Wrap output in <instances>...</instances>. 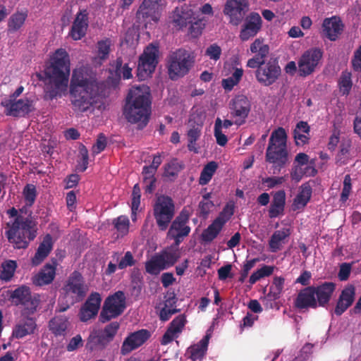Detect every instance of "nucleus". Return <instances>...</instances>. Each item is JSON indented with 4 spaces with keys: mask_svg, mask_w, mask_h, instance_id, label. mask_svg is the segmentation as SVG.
Here are the masks:
<instances>
[{
    "mask_svg": "<svg viewBox=\"0 0 361 361\" xmlns=\"http://www.w3.org/2000/svg\"><path fill=\"white\" fill-rule=\"evenodd\" d=\"M70 58L63 49H57L51 58V62L43 71L36 73L37 79L42 82L43 98L52 101L62 97L68 90L70 75Z\"/></svg>",
    "mask_w": 361,
    "mask_h": 361,
    "instance_id": "f257e3e1",
    "label": "nucleus"
},
{
    "mask_svg": "<svg viewBox=\"0 0 361 361\" xmlns=\"http://www.w3.org/2000/svg\"><path fill=\"white\" fill-rule=\"evenodd\" d=\"M69 92L74 111L82 113L92 106L98 93V83L90 68L82 66L73 70Z\"/></svg>",
    "mask_w": 361,
    "mask_h": 361,
    "instance_id": "f03ea898",
    "label": "nucleus"
},
{
    "mask_svg": "<svg viewBox=\"0 0 361 361\" xmlns=\"http://www.w3.org/2000/svg\"><path fill=\"white\" fill-rule=\"evenodd\" d=\"M250 49L255 55L247 61V66L257 68L255 78L259 83L266 87L271 86L279 80L281 69L274 60L265 61L269 52V45L264 44L263 38H257L250 44Z\"/></svg>",
    "mask_w": 361,
    "mask_h": 361,
    "instance_id": "7ed1b4c3",
    "label": "nucleus"
},
{
    "mask_svg": "<svg viewBox=\"0 0 361 361\" xmlns=\"http://www.w3.org/2000/svg\"><path fill=\"white\" fill-rule=\"evenodd\" d=\"M151 104V95L147 86L133 87L126 99L123 115L128 122L139 123L143 128L149 120Z\"/></svg>",
    "mask_w": 361,
    "mask_h": 361,
    "instance_id": "20e7f679",
    "label": "nucleus"
},
{
    "mask_svg": "<svg viewBox=\"0 0 361 361\" xmlns=\"http://www.w3.org/2000/svg\"><path fill=\"white\" fill-rule=\"evenodd\" d=\"M5 235L15 249H26L37 237V228L31 214L27 216H18L13 221L7 222Z\"/></svg>",
    "mask_w": 361,
    "mask_h": 361,
    "instance_id": "39448f33",
    "label": "nucleus"
},
{
    "mask_svg": "<svg viewBox=\"0 0 361 361\" xmlns=\"http://www.w3.org/2000/svg\"><path fill=\"white\" fill-rule=\"evenodd\" d=\"M267 162L272 164L274 168L280 171L288 161L287 149V134L285 129L279 127L274 130L269 137L266 151Z\"/></svg>",
    "mask_w": 361,
    "mask_h": 361,
    "instance_id": "423d86ee",
    "label": "nucleus"
},
{
    "mask_svg": "<svg viewBox=\"0 0 361 361\" xmlns=\"http://www.w3.org/2000/svg\"><path fill=\"white\" fill-rule=\"evenodd\" d=\"M8 292V300L11 304L22 308L21 316L33 315L37 312L41 302L40 295L32 293L29 286L21 285Z\"/></svg>",
    "mask_w": 361,
    "mask_h": 361,
    "instance_id": "0eeeda50",
    "label": "nucleus"
},
{
    "mask_svg": "<svg viewBox=\"0 0 361 361\" xmlns=\"http://www.w3.org/2000/svg\"><path fill=\"white\" fill-rule=\"evenodd\" d=\"M194 59L183 49L171 51L166 59L168 75L171 80H176L187 75L193 66Z\"/></svg>",
    "mask_w": 361,
    "mask_h": 361,
    "instance_id": "6e6552de",
    "label": "nucleus"
},
{
    "mask_svg": "<svg viewBox=\"0 0 361 361\" xmlns=\"http://www.w3.org/2000/svg\"><path fill=\"white\" fill-rule=\"evenodd\" d=\"M176 214L175 202L166 195L156 196L153 204V216L159 231H165L173 219Z\"/></svg>",
    "mask_w": 361,
    "mask_h": 361,
    "instance_id": "1a4fd4ad",
    "label": "nucleus"
},
{
    "mask_svg": "<svg viewBox=\"0 0 361 361\" xmlns=\"http://www.w3.org/2000/svg\"><path fill=\"white\" fill-rule=\"evenodd\" d=\"M126 300L125 293L122 290L108 296L100 312L99 322L106 323L122 314L126 307Z\"/></svg>",
    "mask_w": 361,
    "mask_h": 361,
    "instance_id": "9d476101",
    "label": "nucleus"
},
{
    "mask_svg": "<svg viewBox=\"0 0 361 361\" xmlns=\"http://www.w3.org/2000/svg\"><path fill=\"white\" fill-rule=\"evenodd\" d=\"M62 291L66 302L71 305L82 300L86 294L82 274L74 271L68 278Z\"/></svg>",
    "mask_w": 361,
    "mask_h": 361,
    "instance_id": "9b49d317",
    "label": "nucleus"
},
{
    "mask_svg": "<svg viewBox=\"0 0 361 361\" xmlns=\"http://www.w3.org/2000/svg\"><path fill=\"white\" fill-rule=\"evenodd\" d=\"M159 47L150 44L140 56L137 65V76L145 79L149 76L155 70L158 63Z\"/></svg>",
    "mask_w": 361,
    "mask_h": 361,
    "instance_id": "f8f14e48",
    "label": "nucleus"
},
{
    "mask_svg": "<svg viewBox=\"0 0 361 361\" xmlns=\"http://www.w3.org/2000/svg\"><path fill=\"white\" fill-rule=\"evenodd\" d=\"M189 219L190 212L184 207L170 224L168 236L174 240L176 245H178L190 233L191 228L187 225Z\"/></svg>",
    "mask_w": 361,
    "mask_h": 361,
    "instance_id": "ddd939ff",
    "label": "nucleus"
},
{
    "mask_svg": "<svg viewBox=\"0 0 361 361\" xmlns=\"http://www.w3.org/2000/svg\"><path fill=\"white\" fill-rule=\"evenodd\" d=\"M1 105L5 108V114L13 117H25L35 110L34 101L27 97L16 100L4 98Z\"/></svg>",
    "mask_w": 361,
    "mask_h": 361,
    "instance_id": "4468645a",
    "label": "nucleus"
},
{
    "mask_svg": "<svg viewBox=\"0 0 361 361\" xmlns=\"http://www.w3.org/2000/svg\"><path fill=\"white\" fill-rule=\"evenodd\" d=\"M322 56L323 51L319 48H312L305 51L298 61L299 75L306 77L312 74L315 71Z\"/></svg>",
    "mask_w": 361,
    "mask_h": 361,
    "instance_id": "2eb2a0df",
    "label": "nucleus"
},
{
    "mask_svg": "<svg viewBox=\"0 0 361 361\" xmlns=\"http://www.w3.org/2000/svg\"><path fill=\"white\" fill-rule=\"evenodd\" d=\"M249 10L247 0H227L224 12L233 25H238Z\"/></svg>",
    "mask_w": 361,
    "mask_h": 361,
    "instance_id": "dca6fc26",
    "label": "nucleus"
},
{
    "mask_svg": "<svg viewBox=\"0 0 361 361\" xmlns=\"http://www.w3.org/2000/svg\"><path fill=\"white\" fill-rule=\"evenodd\" d=\"M262 20L259 13H250L244 20L242 25L239 37L245 42L257 35L262 28Z\"/></svg>",
    "mask_w": 361,
    "mask_h": 361,
    "instance_id": "f3484780",
    "label": "nucleus"
},
{
    "mask_svg": "<svg viewBox=\"0 0 361 361\" xmlns=\"http://www.w3.org/2000/svg\"><path fill=\"white\" fill-rule=\"evenodd\" d=\"M231 115L233 118H237L235 123L240 126L245 123L251 108L250 102L247 97L239 95L232 100L230 104Z\"/></svg>",
    "mask_w": 361,
    "mask_h": 361,
    "instance_id": "a211bd4d",
    "label": "nucleus"
},
{
    "mask_svg": "<svg viewBox=\"0 0 361 361\" xmlns=\"http://www.w3.org/2000/svg\"><path fill=\"white\" fill-rule=\"evenodd\" d=\"M161 0H143L137 13L136 18L139 20L157 21L161 10Z\"/></svg>",
    "mask_w": 361,
    "mask_h": 361,
    "instance_id": "6ab92c4d",
    "label": "nucleus"
},
{
    "mask_svg": "<svg viewBox=\"0 0 361 361\" xmlns=\"http://www.w3.org/2000/svg\"><path fill=\"white\" fill-rule=\"evenodd\" d=\"M102 298L99 293L97 292L92 293L80 310L79 317L80 321L86 322L94 318L98 314Z\"/></svg>",
    "mask_w": 361,
    "mask_h": 361,
    "instance_id": "aec40b11",
    "label": "nucleus"
},
{
    "mask_svg": "<svg viewBox=\"0 0 361 361\" xmlns=\"http://www.w3.org/2000/svg\"><path fill=\"white\" fill-rule=\"evenodd\" d=\"M150 336L151 334L147 329H140L131 333L123 342L121 348V354L126 355L139 348L145 343Z\"/></svg>",
    "mask_w": 361,
    "mask_h": 361,
    "instance_id": "412c9836",
    "label": "nucleus"
},
{
    "mask_svg": "<svg viewBox=\"0 0 361 361\" xmlns=\"http://www.w3.org/2000/svg\"><path fill=\"white\" fill-rule=\"evenodd\" d=\"M314 292V286L301 289L294 300V307L300 310L317 308Z\"/></svg>",
    "mask_w": 361,
    "mask_h": 361,
    "instance_id": "4be33fe9",
    "label": "nucleus"
},
{
    "mask_svg": "<svg viewBox=\"0 0 361 361\" xmlns=\"http://www.w3.org/2000/svg\"><path fill=\"white\" fill-rule=\"evenodd\" d=\"M57 265L56 259H52L51 262L46 263L40 271L32 277L33 284L37 286L51 284L56 277Z\"/></svg>",
    "mask_w": 361,
    "mask_h": 361,
    "instance_id": "5701e85b",
    "label": "nucleus"
},
{
    "mask_svg": "<svg viewBox=\"0 0 361 361\" xmlns=\"http://www.w3.org/2000/svg\"><path fill=\"white\" fill-rule=\"evenodd\" d=\"M88 15L86 9L80 10L77 13L69 32L73 39L80 40L85 36L89 23Z\"/></svg>",
    "mask_w": 361,
    "mask_h": 361,
    "instance_id": "b1692460",
    "label": "nucleus"
},
{
    "mask_svg": "<svg viewBox=\"0 0 361 361\" xmlns=\"http://www.w3.org/2000/svg\"><path fill=\"white\" fill-rule=\"evenodd\" d=\"M344 25L340 17L326 18L322 23V32L325 37L336 41L343 31Z\"/></svg>",
    "mask_w": 361,
    "mask_h": 361,
    "instance_id": "393cba45",
    "label": "nucleus"
},
{
    "mask_svg": "<svg viewBox=\"0 0 361 361\" xmlns=\"http://www.w3.org/2000/svg\"><path fill=\"white\" fill-rule=\"evenodd\" d=\"M195 13L190 5L183 4L176 7L171 14L172 23L180 29L186 27L189 23H192Z\"/></svg>",
    "mask_w": 361,
    "mask_h": 361,
    "instance_id": "a878e982",
    "label": "nucleus"
},
{
    "mask_svg": "<svg viewBox=\"0 0 361 361\" xmlns=\"http://www.w3.org/2000/svg\"><path fill=\"white\" fill-rule=\"evenodd\" d=\"M355 288L353 285L345 286L341 291L336 305L334 309V314L341 316L353 303L355 300Z\"/></svg>",
    "mask_w": 361,
    "mask_h": 361,
    "instance_id": "bb28decb",
    "label": "nucleus"
},
{
    "mask_svg": "<svg viewBox=\"0 0 361 361\" xmlns=\"http://www.w3.org/2000/svg\"><path fill=\"white\" fill-rule=\"evenodd\" d=\"M335 290L336 284L331 281H325L314 286V294L318 307H324L328 305Z\"/></svg>",
    "mask_w": 361,
    "mask_h": 361,
    "instance_id": "cd10ccee",
    "label": "nucleus"
},
{
    "mask_svg": "<svg viewBox=\"0 0 361 361\" xmlns=\"http://www.w3.org/2000/svg\"><path fill=\"white\" fill-rule=\"evenodd\" d=\"M32 315L21 316L23 319L14 326L12 336L16 338H22L34 333L37 324Z\"/></svg>",
    "mask_w": 361,
    "mask_h": 361,
    "instance_id": "c85d7f7f",
    "label": "nucleus"
},
{
    "mask_svg": "<svg viewBox=\"0 0 361 361\" xmlns=\"http://www.w3.org/2000/svg\"><path fill=\"white\" fill-rule=\"evenodd\" d=\"M52 248V237L50 234H47L39 243L34 257L31 259L32 265L36 267L41 264L48 257Z\"/></svg>",
    "mask_w": 361,
    "mask_h": 361,
    "instance_id": "c756f323",
    "label": "nucleus"
},
{
    "mask_svg": "<svg viewBox=\"0 0 361 361\" xmlns=\"http://www.w3.org/2000/svg\"><path fill=\"white\" fill-rule=\"evenodd\" d=\"M285 279L281 276L274 277L269 292L263 298L262 302L267 307H273L274 302L280 298L284 286Z\"/></svg>",
    "mask_w": 361,
    "mask_h": 361,
    "instance_id": "7c9ffc66",
    "label": "nucleus"
},
{
    "mask_svg": "<svg viewBox=\"0 0 361 361\" xmlns=\"http://www.w3.org/2000/svg\"><path fill=\"white\" fill-rule=\"evenodd\" d=\"M226 223V219H224L222 216L216 217L212 223L202 231L201 234L202 240L207 243L212 242L218 236Z\"/></svg>",
    "mask_w": 361,
    "mask_h": 361,
    "instance_id": "2f4dec72",
    "label": "nucleus"
},
{
    "mask_svg": "<svg viewBox=\"0 0 361 361\" xmlns=\"http://www.w3.org/2000/svg\"><path fill=\"white\" fill-rule=\"evenodd\" d=\"M209 336L206 335L197 343L189 347L187 355L192 361H202L207 350Z\"/></svg>",
    "mask_w": 361,
    "mask_h": 361,
    "instance_id": "473e14b6",
    "label": "nucleus"
},
{
    "mask_svg": "<svg viewBox=\"0 0 361 361\" xmlns=\"http://www.w3.org/2000/svg\"><path fill=\"white\" fill-rule=\"evenodd\" d=\"M114 68L115 78H113L111 80V85L114 87L118 85L121 78L124 80H128L133 77L132 68L129 67L128 63L123 64L121 57L116 59L114 63Z\"/></svg>",
    "mask_w": 361,
    "mask_h": 361,
    "instance_id": "72a5a7b5",
    "label": "nucleus"
},
{
    "mask_svg": "<svg viewBox=\"0 0 361 361\" xmlns=\"http://www.w3.org/2000/svg\"><path fill=\"white\" fill-rule=\"evenodd\" d=\"M286 204V192L281 190L275 192L272 202L269 209V216L276 218L283 214Z\"/></svg>",
    "mask_w": 361,
    "mask_h": 361,
    "instance_id": "f704fd0d",
    "label": "nucleus"
},
{
    "mask_svg": "<svg viewBox=\"0 0 361 361\" xmlns=\"http://www.w3.org/2000/svg\"><path fill=\"white\" fill-rule=\"evenodd\" d=\"M312 188L307 183L300 186L298 194L293 200L292 209L293 211L303 209L310 200L312 196Z\"/></svg>",
    "mask_w": 361,
    "mask_h": 361,
    "instance_id": "c9c22d12",
    "label": "nucleus"
},
{
    "mask_svg": "<svg viewBox=\"0 0 361 361\" xmlns=\"http://www.w3.org/2000/svg\"><path fill=\"white\" fill-rule=\"evenodd\" d=\"M69 325L66 316H56L49 322V329L55 336H65Z\"/></svg>",
    "mask_w": 361,
    "mask_h": 361,
    "instance_id": "e433bc0d",
    "label": "nucleus"
},
{
    "mask_svg": "<svg viewBox=\"0 0 361 361\" xmlns=\"http://www.w3.org/2000/svg\"><path fill=\"white\" fill-rule=\"evenodd\" d=\"M202 124L192 123L190 121V129L188 130V148L189 151L198 153V147L196 142L200 137L202 134Z\"/></svg>",
    "mask_w": 361,
    "mask_h": 361,
    "instance_id": "4c0bfd02",
    "label": "nucleus"
},
{
    "mask_svg": "<svg viewBox=\"0 0 361 361\" xmlns=\"http://www.w3.org/2000/svg\"><path fill=\"white\" fill-rule=\"evenodd\" d=\"M317 173V171L313 166L309 165L302 169V166L293 164L290 175L291 179L298 183L301 180L303 176H314Z\"/></svg>",
    "mask_w": 361,
    "mask_h": 361,
    "instance_id": "58836bf2",
    "label": "nucleus"
},
{
    "mask_svg": "<svg viewBox=\"0 0 361 361\" xmlns=\"http://www.w3.org/2000/svg\"><path fill=\"white\" fill-rule=\"evenodd\" d=\"M290 230L283 228L281 230L276 231L271 235L269 245L272 252H276L280 249L281 243L290 235Z\"/></svg>",
    "mask_w": 361,
    "mask_h": 361,
    "instance_id": "ea45409f",
    "label": "nucleus"
},
{
    "mask_svg": "<svg viewBox=\"0 0 361 361\" xmlns=\"http://www.w3.org/2000/svg\"><path fill=\"white\" fill-rule=\"evenodd\" d=\"M112 224L117 231V238H123L128 233L130 220L127 216H118L113 220Z\"/></svg>",
    "mask_w": 361,
    "mask_h": 361,
    "instance_id": "a19ab883",
    "label": "nucleus"
},
{
    "mask_svg": "<svg viewBox=\"0 0 361 361\" xmlns=\"http://www.w3.org/2000/svg\"><path fill=\"white\" fill-rule=\"evenodd\" d=\"M18 267L16 261L6 260L1 264V271L0 273V279L4 281H10L14 276L16 270Z\"/></svg>",
    "mask_w": 361,
    "mask_h": 361,
    "instance_id": "79ce46f5",
    "label": "nucleus"
},
{
    "mask_svg": "<svg viewBox=\"0 0 361 361\" xmlns=\"http://www.w3.org/2000/svg\"><path fill=\"white\" fill-rule=\"evenodd\" d=\"M164 269H166V267L164 266L162 259L159 258L158 254L145 262V270L151 275H157Z\"/></svg>",
    "mask_w": 361,
    "mask_h": 361,
    "instance_id": "37998d69",
    "label": "nucleus"
},
{
    "mask_svg": "<svg viewBox=\"0 0 361 361\" xmlns=\"http://www.w3.org/2000/svg\"><path fill=\"white\" fill-rule=\"evenodd\" d=\"M109 344L108 341L101 333L90 334L87 342V348L90 350H97L104 348Z\"/></svg>",
    "mask_w": 361,
    "mask_h": 361,
    "instance_id": "c03bdc74",
    "label": "nucleus"
},
{
    "mask_svg": "<svg viewBox=\"0 0 361 361\" xmlns=\"http://www.w3.org/2000/svg\"><path fill=\"white\" fill-rule=\"evenodd\" d=\"M218 168L215 161H210L204 166L199 179V183L202 185H207L212 179L213 175Z\"/></svg>",
    "mask_w": 361,
    "mask_h": 361,
    "instance_id": "a18cd8bd",
    "label": "nucleus"
},
{
    "mask_svg": "<svg viewBox=\"0 0 361 361\" xmlns=\"http://www.w3.org/2000/svg\"><path fill=\"white\" fill-rule=\"evenodd\" d=\"M207 23V20L204 17L195 18L193 16L189 27L190 35L192 37H199L204 29Z\"/></svg>",
    "mask_w": 361,
    "mask_h": 361,
    "instance_id": "49530a36",
    "label": "nucleus"
},
{
    "mask_svg": "<svg viewBox=\"0 0 361 361\" xmlns=\"http://www.w3.org/2000/svg\"><path fill=\"white\" fill-rule=\"evenodd\" d=\"M111 44V40L109 38H105L97 42V56L100 60L104 61L109 58Z\"/></svg>",
    "mask_w": 361,
    "mask_h": 361,
    "instance_id": "de8ad7c7",
    "label": "nucleus"
},
{
    "mask_svg": "<svg viewBox=\"0 0 361 361\" xmlns=\"http://www.w3.org/2000/svg\"><path fill=\"white\" fill-rule=\"evenodd\" d=\"M351 74L349 72H342L338 80V86L343 95H348L352 88Z\"/></svg>",
    "mask_w": 361,
    "mask_h": 361,
    "instance_id": "09e8293b",
    "label": "nucleus"
},
{
    "mask_svg": "<svg viewBox=\"0 0 361 361\" xmlns=\"http://www.w3.org/2000/svg\"><path fill=\"white\" fill-rule=\"evenodd\" d=\"M182 169V166L178 162L177 159H173L165 165L164 175L170 180H173Z\"/></svg>",
    "mask_w": 361,
    "mask_h": 361,
    "instance_id": "8fccbe9b",
    "label": "nucleus"
},
{
    "mask_svg": "<svg viewBox=\"0 0 361 361\" xmlns=\"http://www.w3.org/2000/svg\"><path fill=\"white\" fill-rule=\"evenodd\" d=\"M158 255L162 259V263L166 267V269L173 266L180 257L178 253L175 251L164 250Z\"/></svg>",
    "mask_w": 361,
    "mask_h": 361,
    "instance_id": "3c124183",
    "label": "nucleus"
},
{
    "mask_svg": "<svg viewBox=\"0 0 361 361\" xmlns=\"http://www.w3.org/2000/svg\"><path fill=\"white\" fill-rule=\"evenodd\" d=\"M214 135L219 145L224 147L226 145L228 138L222 132V121L220 118H217L215 121Z\"/></svg>",
    "mask_w": 361,
    "mask_h": 361,
    "instance_id": "603ef678",
    "label": "nucleus"
},
{
    "mask_svg": "<svg viewBox=\"0 0 361 361\" xmlns=\"http://www.w3.org/2000/svg\"><path fill=\"white\" fill-rule=\"evenodd\" d=\"M79 157L77 169L80 172H84L88 166L89 155L87 147L83 145H80L79 147Z\"/></svg>",
    "mask_w": 361,
    "mask_h": 361,
    "instance_id": "864d4df0",
    "label": "nucleus"
},
{
    "mask_svg": "<svg viewBox=\"0 0 361 361\" xmlns=\"http://www.w3.org/2000/svg\"><path fill=\"white\" fill-rule=\"evenodd\" d=\"M27 18V14L23 13H17L11 16L8 22V28L12 31H17L24 24Z\"/></svg>",
    "mask_w": 361,
    "mask_h": 361,
    "instance_id": "5fc2aeb1",
    "label": "nucleus"
},
{
    "mask_svg": "<svg viewBox=\"0 0 361 361\" xmlns=\"http://www.w3.org/2000/svg\"><path fill=\"white\" fill-rule=\"evenodd\" d=\"M120 328V324L117 322H112L110 324H107L101 334L105 338L106 341H108L109 343L112 341L116 335L118 329Z\"/></svg>",
    "mask_w": 361,
    "mask_h": 361,
    "instance_id": "6e6d98bb",
    "label": "nucleus"
},
{
    "mask_svg": "<svg viewBox=\"0 0 361 361\" xmlns=\"http://www.w3.org/2000/svg\"><path fill=\"white\" fill-rule=\"evenodd\" d=\"M23 194L26 202V204L31 207L36 200V187L32 184H27L23 189Z\"/></svg>",
    "mask_w": 361,
    "mask_h": 361,
    "instance_id": "4d7b16f0",
    "label": "nucleus"
},
{
    "mask_svg": "<svg viewBox=\"0 0 361 361\" xmlns=\"http://www.w3.org/2000/svg\"><path fill=\"white\" fill-rule=\"evenodd\" d=\"M185 323L186 319L185 315L180 314L172 320L168 328L171 329L173 333L177 334L182 331L185 325Z\"/></svg>",
    "mask_w": 361,
    "mask_h": 361,
    "instance_id": "13d9d810",
    "label": "nucleus"
},
{
    "mask_svg": "<svg viewBox=\"0 0 361 361\" xmlns=\"http://www.w3.org/2000/svg\"><path fill=\"white\" fill-rule=\"evenodd\" d=\"M131 283L133 286V289L137 290V293H140L142 290L143 276L138 269H133L130 276Z\"/></svg>",
    "mask_w": 361,
    "mask_h": 361,
    "instance_id": "bf43d9fd",
    "label": "nucleus"
},
{
    "mask_svg": "<svg viewBox=\"0 0 361 361\" xmlns=\"http://www.w3.org/2000/svg\"><path fill=\"white\" fill-rule=\"evenodd\" d=\"M141 192L139 185L137 183L134 185L132 192L131 210L133 214H135L140 204Z\"/></svg>",
    "mask_w": 361,
    "mask_h": 361,
    "instance_id": "052dcab7",
    "label": "nucleus"
},
{
    "mask_svg": "<svg viewBox=\"0 0 361 361\" xmlns=\"http://www.w3.org/2000/svg\"><path fill=\"white\" fill-rule=\"evenodd\" d=\"M205 55L210 59L216 61L221 55V49L218 44H212L207 48Z\"/></svg>",
    "mask_w": 361,
    "mask_h": 361,
    "instance_id": "680f3d73",
    "label": "nucleus"
},
{
    "mask_svg": "<svg viewBox=\"0 0 361 361\" xmlns=\"http://www.w3.org/2000/svg\"><path fill=\"white\" fill-rule=\"evenodd\" d=\"M257 262H258V259L255 258L250 260H247L243 264L242 271L240 272V276L238 279L239 282L243 283L245 281V280L248 276L249 271H250L251 269L254 267Z\"/></svg>",
    "mask_w": 361,
    "mask_h": 361,
    "instance_id": "e2e57ef3",
    "label": "nucleus"
},
{
    "mask_svg": "<svg viewBox=\"0 0 361 361\" xmlns=\"http://www.w3.org/2000/svg\"><path fill=\"white\" fill-rule=\"evenodd\" d=\"M136 263L131 252L128 251L125 253L124 256L120 260L118 267L119 269H124L128 267L134 266Z\"/></svg>",
    "mask_w": 361,
    "mask_h": 361,
    "instance_id": "0e129e2a",
    "label": "nucleus"
},
{
    "mask_svg": "<svg viewBox=\"0 0 361 361\" xmlns=\"http://www.w3.org/2000/svg\"><path fill=\"white\" fill-rule=\"evenodd\" d=\"M286 178L287 176L267 177L262 180V183L267 184L269 188H273L278 185L283 183Z\"/></svg>",
    "mask_w": 361,
    "mask_h": 361,
    "instance_id": "69168bd1",
    "label": "nucleus"
},
{
    "mask_svg": "<svg viewBox=\"0 0 361 361\" xmlns=\"http://www.w3.org/2000/svg\"><path fill=\"white\" fill-rule=\"evenodd\" d=\"M106 137L103 133H99L96 143L92 147V151L94 154H99L104 151L106 147Z\"/></svg>",
    "mask_w": 361,
    "mask_h": 361,
    "instance_id": "338daca9",
    "label": "nucleus"
},
{
    "mask_svg": "<svg viewBox=\"0 0 361 361\" xmlns=\"http://www.w3.org/2000/svg\"><path fill=\"white\" fill-rule=\"evenodd\" d=\"M350 271L351 264L346 262L342 263L340 265V269L338 274L339 280L341 281H347L350 276Z\"/></svg>",
    "mask_w": 361,
    "mask_h": 361,
    "instance_id": "774afa93",
    "label": "nucleus"
}]
</instances>
